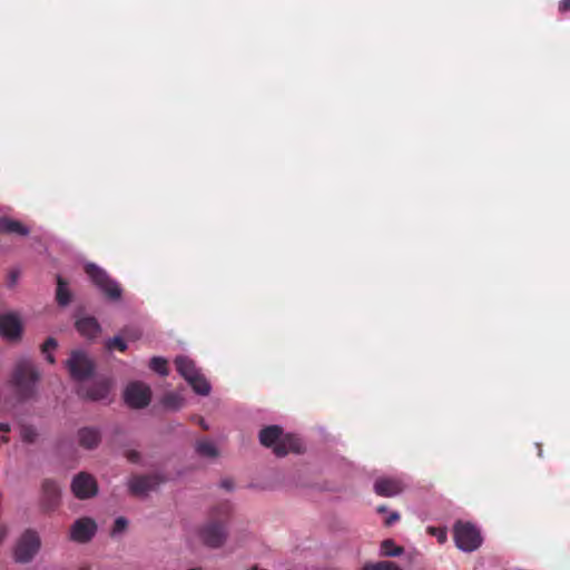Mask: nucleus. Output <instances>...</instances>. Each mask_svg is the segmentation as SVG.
<instances>
[{
    "label": "nucleus",
    "instance_id": "obj_1",
    "mask_svg": "<svg viewBox=\"0 0 570 570\" xmlns=\"http://www.w3.org/2000/svg\"><path fill=\"white\" fill-rule=\"evenodd\" d=\"M258 440L263 446L272 449L277 458L304 451L303 440L296 434L285 433L278 424L264 426L258 433Z\"/></svg>",
    "mask_w": 570,
    "mask_h": 570
},
{
    "label": "nucleus",
    "instance_id": "obj_2",
    "mask_svg": "<svg viewBox=\"0 0 570 570\" xmlns=\"http://www.w3.org/2000/svg\"><path fill=\"white\" fill-rule=\"evenodd\" d=\"M40 374L29 357H21L13 370L12 383L21 401L32 399L37 393Z\"/></svg>",
    "mask_w": 570,
    "mask_h": 570
},
{
    "label": "nucleus",
    "instance_id": "obj_3",
    "mask_svg": "<svg viewBox=\"0 0 570 570\" xmlns=\"http://www.w3.org/2000/svg\"><path fill=\"white\" fill-rule=\"evenodd\" d=\"M85 273L97 291L110 303H118L122 298L124 289L119 282L99 265L92 262L83 264Z\"/></svg>",
    "mask_w": 570,
    "mask_h": 570
},
{
    "label": "nucleus",
    "instance_id": "obj_4",
    "mask_svg": "<svg viewBox=\"0 0 570 570\" xmlns=\"http://www.w3.org/2000/svg\"><path fill=\"white\" fill-rule=\"evenodd\" d=\"M453 539L456 548L462 552H473L483 542L480 529L474 523L462 520L453 524Z\"/></svg>",
    "mask_w": 570,
    "mask_h": 570
},
{
    "label": "nucleus",
    "instance_id": "obj_5",
    "mask_svg": "<svg viewBox=\"0 0 570 570\" xmlns=\"http://www.w3.org/2000/svg\"><path fill=\"white\" fill-rule=\"evenodd\" d=\"M124 402L127 406L135 410L147 407L153 397L151 389L142 381H131L124 390Z\"/></svg>",
    "mask_w": 570,
    "mask_h": 570
},
{
    "label": "nucleus",
    "instance_id": "obj_6",
    "mask_svg": "<svg viewBox=\"0 0 570 570\" xmlns=\"http://www.w3.org/2000/svg\"><path fill=\"white\" fill-rule=\"evenodd\" d=\"M40 546L39 534L35 530H26L16 543L13 551L14 560L19 563L30 562L38 553Z\"/></svg>",
    "mask_w": 570,
    "mask_h": 570
},
{
    "label": "nucleus",
    "instance_id": "obj_7",
    "mask_svg": "<svg viewBox=\"0 0 570 570\" xmlns=\"http://www.w3.org/2000/svg\"><path fill=\"white\" fill-rule=\"evenodd\" d=\"M166 481L167 478L159 472L149 474H136L127 480V487L131 494L145 497L150 491L157 490V488Z\"/></svg>",
    "mask_w": 570,
    "mask_h": 570
},
{
    "label": "nucleus",
    "instance_id": "obj_8",
    "mask_svg": "<svg viewBox=\"0 0 570 570\" xmlns=\"http://www.w3.org/2000/svg\"><path fill=\"white\" fill-rule=\"evenodd\" d=\"M198 534L206 547L218 549L227 539V524L222 520H210L200 527Z\"/></svg>",
    "mask_w": 570,
    "mask_h": 570
},
{
    "label": "nucleus",
    "instance_id": "obj_9",
    "mask_svg": "<svg viewBox=\"0 0 570 570\" xmlns=\"http://www.w3.org/2000/svg\"><path fill=\"white\" fill-rule=\"evenodd\" d=\"M67 367L71 377L77 381L90 379L96 370L95 362L81 350L71 352L67 361Z\"/></svg>",
    "mask_w": 570,
    "mask_h": 570
},
{
    "label": "nucleus",
    "instance_id": "obj_10",
    "mask_svg": "<svg viewBox=\"0 0 570 570\" xmlns=\"http://www.w3.org/2000/svg\"><path fill=\"white\" fill-rule=\"evenodd\" d=\"M111 386L112 380L110 377H100L88 385L80 386L78 394L94 402L108 401Z\"/></svg>",
    "mask_w": 570,
    "mask_h": 570
},
{
    "label": "nucleus",
    "instance_id": "obj_11",
    "mask_svg": "<svg viewBox=\"0 0 570 570\" xmlns=\"http://www.w3.org/2000/svg\"><path fill=\"white\" fill-rule=\"evenodd\" d=\"M71 491L76 498L85 500L92 498L98 493V484L92 475L86 472H80L72 479Z\"/></svg>",
    "mask_w": 570,
    "mask_h": 570
},
{
    "label": "nucleus",
    "instance_id": "obj_12",
    "mask_svg": "<svg viewBox=\"0 0 570 570\" xmlns=\"http://www.w3.org/2000/svg\"><path fill=\"white\" fill-rule=\"evenodd\" d=\"M97 532V524L90 518L77 519L70 528V539L78 543L89 542Z\"/></svg>",
    "mask_w": 570,
    "mask_h": 570
},
{
    "label": "nucleus",
    "instance_id": "obj_13",
    "mask_svg": "<svg viewBox=\"0 0 570 570\" xmlns=\"http://www.w3.org/2000/svg\"><path fill=\"white\" fill-rule=\"evenodd\" d=\"M404 485L397 478L380 476L373 483L375 494L383 498H393L402 493Z\"/></svg>",
    "mask_w": 570,
    "mask_h": 570
},
{
    "label": "nucleus",
    "instance_id": "obj_14",
    "mask_svg": "<svg viewBox=\"0 0 570 570\" xmlns=\"http://www.w3.org/2000/svg\"><path fill=\"white\" fill-rule=\"evenodd\" d=\"M22 324L19 316L14 313L0 314V334L9 340L20 337Z\"/></svg>",
    "mask_w": 570,
    "mask_h": 570
},
{
    "label": "nucleus",
    "instance_id": "obj_15",
    "mask_svg": "<svg viewBox=\"0 0 570 570\" xmlns=\"http://www.w3.org/2000/svg\"><path fill=\"white\" fill-rule=\"evenodd\" d=\"M77 440L80 446L87 450H94L100 444L101 431L94 426L81 428L77 432Z\"/></svg>",
    "mask_w": 570,
    "mask_h": 570
},
{
    "label": "nucleus",
    "instance_id": "obj_16",
    "mask_svg": "<svg viewBox=\"0 0 570 570\" xmlns=\"http://www.w3.org/2000/svg\"><path fill=\"white\" fill-rule=\"evenodd\" d=\"M75 326L79 334L88 340L96 338L101 332V326L94 316H83L78 318Z\"/></svg>",
    "mask_w": 570,
    "mask_h": 570
},
{
    "label": "nucleus",
    "instance_id": "obj_17",
    "mask_svg": "<svg viewBox=\"0 0 570 570\" xmlns=\"http://www.w3.org/2000/svg\"><path fill=\"white\" fill-rule=\"evenodd\" d=\"M175 366L179 375H181L187 382L191 381L200 373L195 362L186 355H178L175 358Z\"/></svg>",
    "mask_w": 570,
    "mask_h": 570
},
{
    "label": "nucleus",
    "instance_id": "obj_18",
    "mask_svg": "<svg viewBox=\"0 0 570 570\" xmlns=\"http://www.w3.org/2000/svg\"><path fill=\"white\" fill-rule=\"evenodd\" d=\"M0 233L14 234L26 237L30 234V228L21 222L8 216L0 217Z\"/></svg>",
    "mask_w": 570,
    "mask_h": 570
},
{
    "label": "nucleus",
    "instance_id": "obj_19",
    "mask_svg": "<svg viewBox=\"0 0 570 570\" xmlns=\"http://www.w3.org/2000/svg\"><path fill=\"white\" fill-rule=\"evenodd\" d=\"M71 292L68 288V284L65 279L57 275V289H56V299L59 306L66 307L71 302Z\"/></svg>",
    "mask_w": 570,
    "mask_h": 570
},
{
    "label": "nucleus",
    "instance_id": "obj_20",
    "mask_svg": "<svg viewBox=\"0 0 570 570\" xmlns=\"http://www.w3.org/2000/svg\"><path fill=\"white\" fill-rule=\"evenodd\" d=\"M195 451L203 458L214 459L218 455L216 444L210 440H199L195 444Z\"/></svg>",
    "mask_w": 570,
    "mask_h": 570
},
{
    "label": "nucleus",
    "instance_id": "obj_21",
    "mask_svg": "<svg viewBox=\"0 0 570 570\" xmlns=\"http://www.w3.org/2000/svg\"><path fill=\"white\" fill-rule=\"evenodd\" d=\"M193 391L198 394V395H202V396H207L210 391H212V385L210 383L206 380V377L199 373L197 376H195V379H193L191 381L187 382Z\"/></svg>",
    "mask_w": 570,
    "mask_h": 570
},
{
    "label": "nucleus",
    "instance_id": "obj_22",
    "mask_svg": "<svg viewBox=\"0 0 570 570\" xmlns=\"http://www.w3.org/2000/svg\"><path fill=\"white\" fill-rule=\"evenodd\" d=\"M161 404L167 410L177 411L184 405V397L178 392H169L161 397Z\"/></svg>",
    "mask_w": 570,
    "mask_h": 570
},
{
    "label": "nucleus",
    "instance_id": "obj_23",
    "mask_svg": "<svg viewBox=\"0 0 570 570\" xmlns=\"http://www.w3.org/2000/svg\"><path fill=\"white\" fill-rule=\"evenodd\" d=\"M42 492L50 503H55L60 495V487L53 480H45L42 482Z\"/></svg>",
    "mask_w": 570,
    "mask_h": 570
},
{
    "label": "nucleus",
    "instance_id": "obj_24",
    "mask_svg": "<svg viewBox=\"0 0 570 570\" xmlns=\"http://www.w3.org/2000/svg\"><path fill=\"white\" fill-rule=\"evenodd\" d=\"M380 552L384 557H400L403 554L404 549L396 546L392 539H386L382 541Z\"/></svg>",
    "mask_w": 570,
    "mask_h": 570
},
{
    "label": "nucleus",
    "instance_id": "obj_25",
    "mask_svg": "<svg viewBox=\"0 0 570 570\" xmlns=\"http://www.w3.org/2000/svg\"><path fill=\"white\" fill-rule=\"evenodd\" d=\"M149 368L160 376L168 375L167 360L163 356H153L149 361Z\"/></svg>",
    "mask_w": 570,
    "mask_h": 570
},
{
    "label": "nucleus",
    "instance_id": "obj_26",
    "mask_svg": "<svg viewBox=\"0 0 570 570\" xmlns=\"http://www.w3.org/2000/svg\"><path fill=\"white\" fill-rule=\"evenodd\" d=\"M38 438V431L33 425H20V439L23 443L33 444Z\"/></svg>",
    "mask_w": 570,
    "mask_h": 570
},
{
    "label": "nucleus",
    "instance_id": "obj_27",
    "mask_svg": "<svg viewBox=\"0 0 570 570\" xmlns=\"http://www.w3.org/2000/svg\"><path fill=\"white\" fill-rule=\"evenodd\" d=\"M105 347L109 351L117 348L120 352H125L128 348V344L120 335H116L106 340Z\"/></svg>",
    "mask_w": 570,
    "mask_h": 570
},
{
    "label": "nucleus",
    "instance_id": "obj_28",
    "mask_svg": "<svg viewBox=\"0 0 570 570\" xmlns=\"http://www.w3.org/2000/svg\"><path fill=\"white\" fill-rule=\"evenodd\" d=\"M57 345L58 343L53 337H48L41 347L42 354L45 355L46 360L51 364L55 363V357L51 351L55 350Z\"/></svg>",
    "mask_w": 570,
    "mask_h": 570
},
{
    "label": "nucleus",
    "instance_id": "obj_29",
    "mask_svg": "<svg viewBox=\"0 0 570 570\" xmlns=\"http://www.w3.org/2000/svg\"><path fill=\"white\" fill-rule=\"evenodd\" d=\"M128 527V520L125 517H118L116 518L114 522V527L111 529L110 535L112 538H117L121 535Z\"/></svg>",
    "mask_w": 570,
    "mask_h": 570
},
{
    "label": "nucleus",
    "instance_id": "obj_30",
    "mask_svg": "<svg viewBox=\"0 0 570 570\" xmlns=\"http://www.w3.org/2000/svg\"><path fill=\"white\" fill-rule=\"evenodd\" d=\"M363 570H402V569L391 561H381V562H376V563L365 564Z\"/></svg>",
    "mask_w": 570,
    "mask_h": 570
},
{
    "label": "nucleus",
    "instance_id": "obj_31",
    "mask_svg": "<svg viewBox=\"0 0 570 570\" xmlns=\"http://www.w3.org/2000/svg\"><path fill=\"white\" fill-rule=\"evenodd\" d=\"M126 458L129 462L131 463H136V464H139L140 463V459H141V455L138 451L136 450H129L127 451L126 453Z\"/></svg>",
    "mask_w": 570,
    "mask_h": 570
},
{
    "label": "nucleus",
    "instance_id": "obj_32",
    "mask_svg": "<svg viewBox=\"0 0 570 570\" xmlns=\"http://www.w3.org/2000/svg\"><path fill=\"white\" fill-rule=\"evenodd\" d=\"M20 272L18 269L10 271L8 276V286L13 287L17 284Z\"/></svg>",
    "mask_w": 570,
    "mask_h": 570
},
{
    "label": "nucleus",
    "instance_id": "obj_33",
    "mask_svg": "<svg viewBox=\"0 0 570 570\" xmlns=\"http://www.w3.org/2000/svg\"><path fill=\"white\" fill-rule=\"evenodd\" d=\"M432 534L436 537L438 541L443 543L446 541V532L442 529H432Z\"/></svg>",
    "mask_w": 570,
    "mask_h": 570
},
{
    "label": "nucleus",
    "instance_id": "obj_34",
    "mask_svg": "<svg viewBox=\"0 0 570 570\" xmlns=\"http://www.w3.org/2000/svg\"><path fill=\"white\" fill-rule=\"evenodd\" d=\"M558 11L559 13L570 12V0H560L558 2Z\"/></svg>",
    "mask_w": 570,
    "mask_h": 570
},
{
    "label": "nucleus",
    "instance_id": "obj_35",
    "mask_svg": "<svg viewBox=\"0 0 570 570\" xmlns=\"http://www.w3.org/2000/svg\"><path fill=\"white\" fill-rule=\"evenodd\" d=\"M400 520V513L397 511H393L385 520V525L391 527L393 523Z\"/></svg>",
    "mask_w": 570,
    "mask_h": 570
},
{
    "label": "nucleus",
    "instance_id": "obj_36",
    "mask_svg": "<svg viewBox=\"0 0 570 570\" xmlns=\"http://www.w3.org/2000/svg\"><path fill=\"white\" fill-rule=\"evenodd\" d=\"M0 431H1L2 433H8V432L10 431V424H9V423H6V422L0 423ZM6 442H8V438H7V436H4V435H3V436H0V445H1L2 443H6Z\"/></svg>",
    "mask_w": 570,
    "mask_h": 570
},
{
    "label": "nucleus",
    "instance_id": "obj_37",
    "mask_svg": "<svg viewBox=\"0 0 570 570\" xmlns=\"http://www.w3.org/2000/svg\"><path fill=\"white\" fill-rule=\"evenodd\" d=\"M220 487L223 489L227 490V491H233L234 490V483L229 479L222 480Z\"/></svg>",
    "mask_w": 570,
    "mask_h": 570
},
{
    "label": "nucleus",
    "instance_id": "obj_38",
    "mask_svg": "<svg viewBox=\"0 0 570 570\" xmlns=\"http://www.w3.org/2000/svg\"><path fill=\"white\" fill-rule=\"evenodd\" d=\"M198 423H199V425H200L204 430H208V429H209L208 423H207L203 417H200V419H199V422H198Z\"/></svg>",
    "mask_w": 570,
    "mask_h": 570
},
{
    "label": "nucleus",
    "instance_id": "obj_39",
    "mask_svg": "<svg viewBox=\"0 0 570 570\" xmlns=\"http://www.w3.org/2000/svg\"><path fill=\"white\" fill-rule=\"evenodd\" d=\"M376 510H377L379 513H383V512L387 511V508L385 505H380V507H377Z\"/></svg>",
    "mask_w": 570,
    "mask_h": 570
},
{
    "label": "nucleus",
    "instance_id": "obj_40",
    "mask_svg": "<svg viewBox=\"0 0 570 570\" xmlns=\"http://www.w3.org/2000/svg\"><path fill=\"white\" fill-rule=\"evenodd\" d=\"M228 512H229V507H228V505H225V507H224V512H223V513L227 514Z\"/></svg>",
    "mask_w": 570,
    "mask_h": 570
},
{
    "label": "nucleus",
    "instance_id": "obj_41",
    "mask_svg": "<svg viewBox=\"0 0 570 570\" xmlns=\"http://www.w3.org/2000/svg\"><path fill=\"white\" fill-rule=\"evenodd\" d=\"M187 570H203L202 568H189Z\"/></svg>",
    "mask_w": 570,
    "mask_h": 570
}]
</instances>
